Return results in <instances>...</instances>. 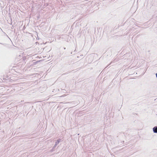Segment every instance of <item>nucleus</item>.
Segmentation results:
<instances>
[{
  "label": "nucleus",
  "mask_w": 157,
  "mask_h": 157,
  "mask_svg": "<svg viewBox=\"0 0 157 157\" xmlns=\"http://www.w3.org/2000/svg\"><path fill=\"white\" fill-rule=\"evenodd\" d=\"M153 131L154 133H157V126H155L153 128Z\"/></svg>",
  "instance_id": "1"
},
{
  "label": "nucleus",
  "mask_w": 157,
  "mask_h": 157,
  "mask_svg": "<svg viewBox=\"0 0 157 157\" xmlns=\"http://www.w3.org/2000/svg\"><path fill=\"white\" fill-rule=\"evenodd\" d=\"M72 52H71V54H72Z\"/></svg>",
  "instance_id": "7"
},
{
  "label": "nucleus",
  "mask_w": 157,
  "mask_h": 157,
  "mask_svg": "<svg viewBox=\"0 0 157 157\" xmlns=\"http://www.w3.org/2000/svg\"><path fill=\"white\" fill-rule=\"evenodd\" d=\"M155 75H156V77L157 78V73Z\"/></svg>",
  "instance_id": "5"
},
{
  "label": "nucleus",
  "mask_w": 157,
  "mask_h": 157,
  "mask_svg": "<svg viewBox=\"0 0 157 157\" xmlns=\"http://www.w3.org/2000/svg\"><path fill=\"white\" fill-rule=\"evenodd\" d=\"M57 145H56V144H55V145H54V146H53L54 147V148H56Z\"/></svg>",
  "instance_id": "4"
},
{
  "label": "nucleus",
  "mask_w": 157,
  "mask_h": 157,
  "mask_svg": "<svg viewBox=\"0 0 157 157\" xmlns=\"http://www.w3.org/2000/svg\"><path fill=\"white\" fill-rule=\"evenodd\" d=\"M64 49H66V48H64Z\"/></svg>",
  "instance_id": "6"
},
{
  "label": "nucleus",
  "mask_w": 157,
  "mask_h": 157,
  "mask_svg": "<svg viewBox=\"0 0 157 157\" xmlns=\"http://www.w3.org/2000/svg\"><path fill=\"white\" fill-rule=\"evenodd\" d=\"M55 148H54V147H53L52 148L51 150L52 151H53L55 150Z\"/></svg>",
  "instance_id": "3"
},
{
  "label": "nucleus",
  "mask_w": 157,
  "mask_h": 157,
  "mask_svg": "<svg viewBox=\"0 0 157 157\" xmlns=\"http://www.w3.org/2000/svg\"><path fill=\"white\" fill-rule=\"evenodd\" d=\"M61 139H59L57 140L55 143L56 145H57L58 144H59V143L61 141Z\"/></svg>",
  "instance_id": "2"
}]
</instances>
